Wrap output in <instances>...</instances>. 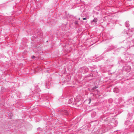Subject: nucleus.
Segmentation results:
<instances>
[{
	"mask_svg": "<svg viewBox=\"0 0 134 134\" xmlns=\"http://www.w3.org/2000/svg\"><path fill=\"white\" fill-rule=\"evenodd\" d=\"M89 102L88 103L90 104V102H91V98H89Z\"/></svg>",
	"mask_w": 134,
	"mask_h": 134,
	"instance_id": "7ed1b4c3",
	"label": "nucleus"
},
{
	"mask_svg": "<svg viewBox=\"0 0 134 134\" xmlns=\"http://www.w3.org/2000/svg\"><path fill=\"white\" fill-rule=\"evenodd\" d=\"M98 88V87H97V86H96L94 87H93V88H92V89L93 90H94V89H96L97 88Z\"/></svg>",
	"mask_w": 134,
	"mask_h": 134,
	"instance_id": "f03ea898",
	"label": "nucleus"
},
{
	"mask_svg": "<svg viewBox=\"0 0 134 134\" xmlns=\"http://www.w3.org/2000/svg\"><path fill=\"white\" fill-rule=\"evenodd\" d=\"M35 58V57L34 56V55H33L32 57H31V58H32V59H34Z\"/></svg>",
	"mask_w": 134,
	"mask_h": 134,
	"instance_id": "20e7f679",
	"label": "nucleus"
},
{
	"mask_svg": "<svg viewBox=\"0 0 134 134\" xmlns=\"http://www.w3.org/2000/svg\"><path fill=\"white\" fill-rule=\"evenodd\" d=\"M97 21V19H94L93 20L92 22H93L95 23H96Z\"/></svg>",
	"mask_w": 134,
	"mask_h": 134,
	"instance_id": "f257e3e1",
	"label": "nucleus"
},
{
	"mask_svg": "<svg viewBox=\"0 0 134 134\" xmlns=\"http://www.w3.org/2000/svg\"><path fill=\"white\" fill-rule=\"evenodd\" d=\"M71 101V99H70L69 100V103H70V101Z\"/></svg>",
	"mask_w": 134,
	"mask_h": 134,
	"instance_id": "423d86ee",
	"label": "nucleus"
},
{
	"mask_svg": "<svg viewBox=\"0 0 134 134\" xmlns=\"http://www.w3.org/2000/svg\"><path fill=\"white\" fill-rule=\"evenodd\" d=\"M87 19L86 18H83V20H86Z\"/></svg>",
	"mask_w": 134,
	"mask_h": 134,
	"instance_id": "39448f33",
	"label": "nucleus"
}]
</instances>
